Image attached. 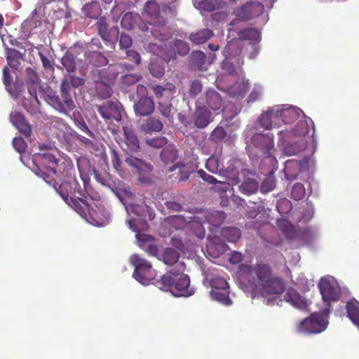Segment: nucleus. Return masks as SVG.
<instances>
[{
	"mask_svg": "<svg viewBox=\"0 0 359 359\" xmlns=\"http://www.w3.org/2000/svg\"><path fill=\"white\" fill-rule=\"evenodd\" d=\"M238 276L242 288L252 298L280 294L285 290L283 278L274 275L271 266L263 262L255 265L241 264Z\"/></svg>",
	"mask_w": 359,
	"mask_h": 359,
	"instance_id": "obj_1",
	"label": "nucleus"
},
{
	"mask_svg": "<svg viewBox=\"0 0 359 359\" xmlns=\"http://www.w3.org/2000/svg\"><path fill=\"white\" fill-rule=\"evenodd\" d=\"M62 198L81 217H86L91 224L103 226L109 220V213L102 205L95 202L88 203L86 200L79 197H68V194L62 195Z\"/></svg>",
	"mask_w": 359,
	"mask_h": 359,
	"instance_id": "obj_2",
	"label": "nucleus"
},
{
	"mask_svg": "<svg viewBox=\"0 0 359 359\" xmlns=\"http://www.w3.org/2000/svg\"><path fill=\"white\" fill-rule=\"evenodd\" d=\"M131 264L135 267L133 277L142 285H149L156 281V271L149 262L135 255L131 257Z\"/></svg>",
	"mask_w": 359,
	"mask_h": 359,
	"instance_id": "obj_3",
	"label": "nucleus"
},
{
	"mask_svg": "<svg viewBox=\"0 0 359 359\" xmlns=\"http://www.w3.org/2000/svg\"><path fill=\"white\" fill-rule=\"evenodd\" d=\"M41 168H39L36 175L43 178L44 181L56 189V168L57 159L55 156L47 151L41 154Z\"/></svg>",
	"mask_w": 359,
	"mask_h": 359,
	"instance_id": "obj_4",
	"label": "nucleus"
},
{
	"mask_svg": "<svg viewBox=\"0 0 359 359\" xmlns=\"http://www.w3.org/2000/svg\"><path fill=\"white\" fill-rule=\"evenodd\" d=\"M71 90H69L68 84L61 83L60 97L57 95H49L48 99L50 104L58 111L66 115L68 111L74 109L75 107L74 102L71 95Z\"/></svg>",
	"mask_w": 359,
	"mask_h": 359,
	"instance_id": "obj_5",
	"label": "nucleus"
},
{
	"mask_svg": "<svg viewBox=\"0 0 359 359\" xmlns=\"http://www.w3.org/2000/svg\"><path fill=\"white\" fill-rule=\"evenodd\" d=\"M124 161L130 168L131 171L138 175L139 182L144 184H148L151 182L153 166L151 163L128 154Z\"/></svg>",
	"mask_w": 359,
	"mask_h": 359,
	"instance_id": "obj_6",
	"label": "nucleus"
},
{
	"mask_svg": "<svg viewBox=\"0 0 359 359\" xmlns=\"http://www.w3.org/2000/svg\"><path fill=\"white\" fill-rule=\"evenodd\" d=\"M327 327V323L320 313H313L303 320L297 327V331L304 334H318Z\"/></svg>",
	"mask_w": 359,
	"mask_h": 359,
	"instance_id": "obj_7",
	"label": "nucleus"
},
{
	"mask_svg": "<svg viewBox=\"0 0 359 359\" xmlns=\"http://www.w3.org/2000/svg\"><path fill=\"white\" fill-rule=\"evenodd\" d=\"M252 144L259 149L265 158L272 165L277 163L275 156L273 155L274 151V142L273 137L266 134L257 133L251 139Z\"/></svg>",
	"mask_w": 359,
	"mask_h": 359,
	"instance_id": "obj_8",
	"label": "nucleus"
},
{
	"mask_svg": "<svg viewBox=\"0 0 359 359\" xmlns=\"http://www.w3.org/2000/svg\"><path fill=\"white\" fill-rule=\"evenodd\" d=\"M318 287L323 301L325 304V307L323 312L325 315H328L331 310V303L337 302L339 299V292L326 278L320 279Z\"/></svg>",
	"mask_w": 359,
	"mask_h": 359,
	"instance_id": "obj_9",
	"label": "nucleus"
},
{
	"mask_svg": "<svg viewBox=\"0 0 359 359\" xmlns=\"http://www.w3.org/2000/svg\"><path fill=\"white\" fill-rule=\"evenodd\" d=\"M203 99H198L195 103V111L191 121L199 129L205 128L214 120L212 112L205 107Z\"/></svg>",
	"mask_w": 359,
	"mask_h": 359,
	"instance_id": "obj_10",
	"label": "nucleus"
},
{
	"mask_svg": "<svg viewBox=\"0 0 359 359\" xmlns=\"http://www.w3.org/2000/svg\"><path fill=\"white\" fill-rule=\"evenodd\" d=\"M179 267L180 276L173 285V288L170 290L173 294L177 297H189L194 294L195 290L190 286V278L188 275L184 272L185 271L184 263H177Z\"/></svg>",
	"mask_w": 359,
	"mask_h": 359,
	"instance_id": "obj_11",
	"label": "nucleus"
},
{
	"mask_svg": "<svg viewBox=\"0 0 359 359\" xmlns=\"http://www.w3.org/2000/svg\"><path fill=\"white\" fill-rule=\"evenodd\" d=\"M97 109L107 123H112L114 121L118 122L121 120L122 107L117 101H108L97 106Z\"/></svg>",
	"mask_w": 359,
	"mask_h": 359,
	"instance_id": "obj_12",
	"label": "nucleus"
},
{
	"mask_svg": "<svg viewBox=\"0 0 359 359\" xmlns=\"http://www.w3.org/2000/svg\"><path fill=\"white\" fill-rule=\"evenodd\" d=\"M199 99H203L205 107L211 112L213 111L216 114H218L221 111H224V101L221 96L220 93L215 89L207 90L203 96Z\"/></svg>",
	"mask_w": 359,
	"mask_h": 359,
	"instance_id": "obj_13",
	"label": "nucleus"
},
{
	"mask_svg": "<svg viewBox=\"0 0 359 359\" xmlns=\"http://www.w3.org/2000/svg\"><path fill=\"white\" fill-rule=\"evenodd\" d=\"M180 275L179 267L177 264L176 266L170 269L163 275L160 279H156L153 284L162 290L170 291L173 288V285L176 284Z\"/></svg>",
	"mask_w": 359,
	"mask_h": 359,
	"instance_id": "obj_14",
	"label": "nucleus"
},
{
	"mask_svg": "<svg viewBox=\"0 0 359 359\" xmlns=\"http://www.w3.org/2000/svg\"><path fill=\"white\" fill-rule=\"evenodd\" d=\"M26 83L28 92L34 104L38 105L39 102L37 97V90L41 88L40 79L36 72L32 68L27 67L25 69Z\"/></svg>",
	"mask_w": 359,
	"mask_h": 359,
	"instance_id": "obj_15",
	"label": "nucleus"
},
{
	"mask_svg": "<svg viewBox=\"0 0 359 359\" xmlns=\"http://www.w3.org/2000/svg\"><path fill=\"white\" fill-rule=\"evenodd\" d=\"M241 166V161L237 158H231L229 160V165L226 168L224 165V173L222 176L226 180H229V184L236 185L239 183V169Z\"/></svg>",
	"mask_w": 359,
	"mask_h": 359,
	"instance_id": "obj_16",
	"label": "nucleus"
},
{
	"mask_svg": "<svg viewBox=\"0 0 359 359\" xmlns=\"http://www.w3.org/2000/svg\"><path fill=\"white\" fill-rule=\"evenodd\" d=\"M144 13L152 20L158 27H164L167 23L166 20L161 16L160 6L156 0L147 1L144 4Z\"/></svg>",
	"mask_w": 359,
	"mask_h": 359,
	"instance_id": "obj_17",
	"label": "nucleus"
},
{
	"mask_svg": "<svg viewBox=\"0 0 359 359\" xmlns=\"http://www.w3.org/2000/svg\"><path fill=\"white\" fill-rule=\"evenodd\" d=\"M260 5L255 2H247L239 8L234 10L233 14L242 21L249 20L259 12Z\"/></svg>",
	"mask_w": 359,
	"mask_h": 359,
	"instance_id": "obj_18",
	"label": "nucleus"
},
{
	"mask_svg": "<svg viewBox=\"0 0 359 359\" xmlns=\"http://www.w3.org/2000/svg\"><path fill=\"white\" fill-rule=\"evenodd\" d=\"M310 126H311V129H314L313 121L308 117L304 121H299L292 131L288 132L283 130L279 132V135L286 137H289L290 133L294 136H305L310 133Z\"/></svg>",
	"mask_w": 359,
	"mask_h": 359,
	"instance_id": "obj_19",
	"label": "nucleus"
},
{
	"mask_svg": "<svg viewBox=\"0 0 359 359\" xmlns=\"http://www.w3.org/2000/svg\"><path fill=\"white\" fill-rule=\"evenodd\" d=\"M276 112V107H273L260 115L259 123L262 128L266 130H271L273 128L280 127V118L277 116Z\"/></svg>",
	"mask_w": 359,
	"mask_h": 359,
	"instance_id": "obj_20",
	"label": "nucleus"
},
{
	"mask_svg": "<svg viewBox=\"0 0 359 359\" xmlns=\"http://www.w3.org/2000/svg\"><path fill=\"white\" fill-rule=\"evenodd\" d=\"M96 26L99 35L104 41H110L112 36L117 37L118 34V28L117 26L113 27L109 29V25L105 17L98 18Z\"/></svg>",
	"mask_w": 359,
	"mask_h": 359,
	"instance_id": "obj_21",
	"label": "nucleus"
},
{
	"mask_svg": "<svg viewBox=\"0 0 359 359\" xmlns=\"http://www.w3.org/2000/svg\"><path fill=\"white\" fill-rule=\"evenodd\" d=\"M155 109V104L152 98L142 97L134 104V111L136 115L146 116L151 115Z\"/></svg>",
	"mask_w": 359,
	"mask_h": 359,
	"instance_id": "obj_22",
	"label": "nucleus"
},
{
	"mask_svg": "<svg viewBox=\"0 0 359 359\" xmlns=\"http://www.w3.org/2000/svg\"><path fill=\"white\" fill-rule=\"evenodd\" d=\"M10 121L13 125L19 130L20 133L26 137H29L31 136V126L26 121L22 114L18 111L12 112L10 115Z\"/></svg>",
	"mask_w": 359,
	"mask_h": 359,
	"instance_id": "obj_23",
	"label": "nucleus"
},
{
	"mask_svg": "<svg viewBox=\"0 0 359 359\" xmlns=\"http://www.w3.org/2000/svg\"><path fill=\"white\" fill-rule=\"evenodd\" d=\"M55 189L60 193L61 196L68 194V197H70V194L81 193L82 191L81 185L74 178L65 181L59 185L56 182V189Z\"/></svg>",
	"mask_w": 359,
	"mask_h": 359,
	"instance_id": "obj_24",
	"label": "nucleus"
},
{
	"mask_svg": "<svg viewBox=\"0 0 359 359\" xmlns=\"http://www.w3.org/2000/svg\"><path fill=\"white\" fill-rule=\"evenodd\" d=\"M276 114L280 118V126L282 123L288 124L293 121H295L297 118V114L293 108L285 107L283 105L275 106Z\"/></svg>",
	"mask_w": 359,
	"mask_h": 359,
	"instance_id": "obj_25",
	"label": "nucleus"
},
{
	"mask_svg": "<svg viewBox=\"0 0 359 359\" xmlns=\"http://www.w3.org/2000/svg\"><path fill=\"white\" fill-rule=\"evenodd\" d=\"M228 248V245L221 241L217 237L209 241L207 244V252L212 257H219L221 255L224 253Z\"/></svg>",
	"mask_w": 359,
	"mask_h": 359,
	"instance_id": "obj_26",
	"label": "nucleus"
},
{
	"mask_svg": "<svg viewBox=\"0 0 359 359\" xmlns=\"http://www.w3.org/2000/svg\"><path fill=\"white\" fill-rule=\"evenodd\" d=\"M284 299L287 302L300 309H304L307 307V302L293 288H289L284 294Z\"/></svg>",
	"mask_w": 359,
	"mask_h": 359,
	"instance_id": "obj_27",
	"label": "nucleus"
},
{
	"mask_svg": "<svg viewBox=\"0 0 359 359\" xmlns=\"http://www.w3.org/2000/svg\"><path fill=\"white\" fill-rule=\"evenodd\" d=\"M178 157V149L172 144L165 146L160 153V158L165 165L173 163Z\"/></svg>",
	"mask_w": 359,
	"mask_h": 359,
	"instance_id": "obj_28",
	"label": "nucleus"
},
{
	"mask_svg": "<svg viewBox=\"0 0 359 359\" xmlns=\"http://www.w3.org/2000/svg\"><path fill=\"white\" fill-rule=\"evenodd\" d=\"M222 156L212 155L208 158L205 163V168L213 174H217L222 176L224 173V164L222 162Z\"/></svg>",
	"mask_w": 359,
	"mask_h": 359,
	"instance_id": "obj_29",
	"label": "nucleus"
},
{
	"mask_svg": "<svg viewBox=\"0 0 359 359\" xmlns=\"http://www.w3.org/2000/svg\"><path fill=\"white\" fill-rule=\"evenodd\" d=\"M162 121L156 117H149L141 126V130L146 133H158L163 130Z\"/></svg>",
	"mask_w": 359,
	"mask_h": 359,
	"instance_id": "obj_30",
	"label": "nucleus"
},
{
	"mask_svg": "<svg viewBox=\"0 0 359 359\" xmlns=\"http://www.w3.org/2000/svg\"><path fill=\"white\" fill-rule=\"evenodd\" d=\"M180 257V255L177 250L172 248H167L161 255V259L165 264L175 267L177 263H183L182 262H179Z\"/></svg>",
	"mask_w": 359,
	"mask_h": 359,
	"instance_id": "obj_31",
	"label": "nucleus"
},
{
	"mask_svg": "<svg viewBox=\"0 0 359 359\" xmlns=\"http://www.w3.org/2000/svg\"><path fill=\"white\" fill-rule=\"evenodd\" d=\"M123 132L127 149L130 151H137L139 149L140 142L134 131L130 128L124 127Z\"/></svg>",
	"mask_w": 359,
	"mask_h": 359,
	"instance_id": "obj_32",
	"label": "nucleus"
},
{
	"mask_svg": "<svg viewBox=\"0 0 359 359\" xmlns=\"http://www.w3.org/2000/svg\"><path fill=\"white\" fill-rule=\"evenodd\" d=\"M6 56L8 65L14 69H18L20 65V60L22 59L23 55L16 49L6 48Z\"/></svg>",
	"mask_w": 359,
	"mask_h": 359,
	"instance_id": "obj_33",
	"label": "nucleus"
},
{
	"mask_svg": "<svg viewBox=\"0 0 359 359\" xmlns=\"http://www.w3.org/2000/svg\"><path fill=\"white\" fill-rule=\"evenodd\" d=\"M348 317L352 323L359 329V302L349 301L346 304Z\"/></svg>",
	"mask_w": 359,
	"mask_h": 359,
	"instance_id": "obj_34",
	"label": "nucleus"
},
{
	"mask_svg": "<svg viewBox=\"0 0 359 359\" xmlns=\"http://www.w3.org/2000/svg\"><path fill=\"white\" fill-rule=\"evenodd\" d=\"M220 233L222 238L230 243H236L241 237V231L236 227H224L222 229Z\"/></svg>",
	"mask_w": 359,
	"mask_h": 359,
	"instance_id": "obj_35",
	"label": "nucleus"
},
{
	"mask_svg": "<svg viewBox=\"0 0 359 359\" xmlns=\"http://www.w3.org/2000/svg\"><path fill=\"white\" fill-rule=\"evenodd\" d=\"M238 39L241 41L249 40L251 41H259L260 40V33L252 27L245 28L238 32Z\"/></svg>",
	"mask_w": 359,
	"mask_h": 359,
	"instance_id": "obj_36",
	"label": "nucleus"
},
{
	"mask_svg": "<svg viewBox=\"0 0 359 359\" xmlns=\"http://www.w3.org/2000/svg\"><path fill=\"white\" fill-rule=\"evenodd\" d=\"M210 294L212 299L225 306H230L232 304L229 297V287L218 290H211Z\"/></svg>",
	"mask_w": 359,
	"mask_h": 359,
	"instance_id": "obj_37",
	"label": "nucleus"
},
{
	"mask_svg": "<svg viewBox=\"0 0 359 359\" xmlns=\"http://www.w3.org/2000/svg\"><path fill=\"white\" fill-rule=\"evenodd\" d=\"M213 35L212 30L203 29L190 35V40L196 44H202L207 41Z\"/></svg>",
	"mask_w": 359,
	"mask_h": 359,
	"instance_id": "obj_38",
	"label": "nucleus"
},
{
	"mask_svg": "<svg viewBox=\"0 0 359 359\" xmlns=\"http://www.w3.org/2000/svg\"><path fill=\"white\" fill-rule=\"evenodd\" d=\"M86 59L90 64L95 67L104 66L108 63V59L98 51L88 53Z\"/></svg>",
	"mask_w": 359,
	"mask_h": 359,
	"instance_id": "obj_39",
	"label": "nucleus"
},
{
	"mask_svg": "<svg viewBox=\"0 0 359 359\" xmlns=\"http://www.w3.org/2000/svg\"><path fill=\"white\" fill-rule=\"evenodd\" d=\"M138 19H140L139 15L132 12H127L122 17L121 27L126 30H131L134 29Z\"/></svg>",
	"mask_w": 359,
	"mask_h": 359,
	"instance_id": "obj_40",
	"label": "nucleus"
},
{
	"mask_svg": "<svg viewBox=\"0 0 359 359\" xmlns=\"http://www.w3.org/2000/svg\"><path fill=\"white\" fill-rule=\"evenodd\" d=\"M95 90L97 96L102 100L111 96L112 89L109 85L102 81H95Z\"/></svg>",
	"mask_w": 359,
	"mask_h": 359,
	"instance_id": "obj_41",
	"label": "nucleus"
},
{
	"mask_svg": "<svg viewBox=\"0 0 359 359\" xmlns=\"http://www.w3.org/2000/svg\"><path fill=\"white\" fill-rule=\"evenodd\" d=\"M239 189L243 194H252L258 189V182L254 179L248 178L241 184Z\"/></svg>",
	"mask_w": 359,
	"mask_h": 359,
	"instance_id": "obj_42",
	"label": "nucleus"
},
{
	"mask_svg": "<svg viewBox=\"0 0 359 359\" xmlns=\"http://www.w3.org/2000/svg\"><path fill=\"white\" fill-rule=\"evenodd\" d=\"M63 67L69 72H74L76 70V63L75 57L72 51L67 50L61 59Z\"/></svg>",
	"mask_w": 359,
	"mask_h": 359,
	"instance_id": "obj_43",
	"label": "nucleus"
},
{
	"mask_svg": "<svg viewBox=\"0 0 359 359\" xmlns=\"http://www.w3.org/2000/svg\"><path fill=\"white\" fill-rule=\"evenodd\" d=\"M71 119L73 120L76 126L82 132L86 133L88 136L93 137L94 135L91 130H89L85 121L80 115L79 112H73L71 116Z\"/></svg>",
	"mask_w": 359,
	"mask_h": 359,
	"instance_id": "obj_44",
	"label": "nucleus"
},
{
	"mask_svg": "<svg viewBox=\"0 0 359 359\" xmlns=\"http://www.w3.org/2000/svg\"><path fill=\"white\" fill-rule=\"evenodd\" d=\"M83 10L86 12V15L90 18H97L101 13L100 4L97 1L86 4L83 7Z\"/></svg>",
	"mask_w": 359,
	"mask_h": 359,
	"instance_id": "obj_45",
	"label": "nucleus"
},
{
	"mask_svg": "<svg viewBox=\"0 0 359 359\" xmlns=\"http://www.w3.org/2000/svg\"><path fill=\"white\" fill-rule=\"evenodd\" d=\"M206 56L202 51H194L191 55V60L192 65L198 69L202 70L203 65L205 63Z\"/></svg>",
	"mask_w": 359,
	"mask_h": 359,
	"instance_id": "obj_46",
	"label": "nucleus"
},
{
	"mask_svg": "<svg viewBox=\"0 0 359 359\" xmlns=\"http://www.w3.org/2000/svg\"><path fill=\"white\" fill-rule=\"evenodd\" d=\"M196 8L205 12H212L219 8V4L215 0H201L197 3Z\"/></svg>",
	"mask_w": 359,
	"mask_h": 359,
	"instance_id": "obj_47",
	"label": "nucleus"
},
{
	"mask_svg": "<svg viewBox=\"0 0 359 359\" xmlns=\"http://www.w3.org/2000/svg\"><path fill=\"white\" fill-rule=\"evenodd\" d=\"M62 83H67L69 90H72V88H76L83 85L84 80L82 78L77 77L74 75H69L62 81Z\"/></svg>",
	"mask_w": 359,
	"mask_h": 359,
	"instance_id": "obj_48",
	"label": "nucleus"
},
{
	"mask_svg": "<svg viewBox=\"0 0 359 359\" xmlns=\"http://www.w3.org/2000/svg\"><path fill=\"white\" fill-rule=\"evenodd\" d=\"M306 194L304 186L302 183H296L291 190L292 198L295 201L302 200Z\"/></svg>",
	"mask_w": 359,
	"mask_h": 359,
	"instance_id": "obj_49",
	"label": "nucleus"
},
{
	"mask_svg": "<svg viewBox=\"0 0 359 359\" xmlns=\"http://www.w3.org/2000/svg\"><path fill=\"white\" fill-rule=\"evenodd\" d=\"M142 78L140 74H126L121 76V83L126 86H130L140 81Z\"/></svg>",
	"mask_w": 359,
	"mask_h": 359,
	"instance_id": "obj_50",
	"label": "nucleus"
},
{
	"mask_svg": "<svg viewBox=\"0 0 359 359\" xmlns=\"http://www.w3.org/2000/svg\"><path fill=\"white\" fill-rule=\"evenodd\" d=\"M203 90L202 82L198 79L191 81L189 85V95L191 98H195L198 96Z\"/></svg>",
	"mask_w": 359,
	"mask_h": 359,
	"instance_id": "obj_51",
	"label": "nucleus"
},
{
	"mask_svg": "<svg viewBox=\"0 0 359 359\" xmlns=\"http://www.w3.org/2000/svg\"><path fill=\"white\" fill-rule=\"evenodd\" d=\"M227 135L225 129L222 126H217L210 133V140L215 142H222Z\"/></svg>",
	"mask_w": 359,
	"mask_h": 359,
	"instance_id": "obj_52",
	"label": "nucleus"
},
{
	"mask_svg": "<svg viewBox=\"0 0 359 359\" xmlns=\"http://www.w3.org/2000/svg\"><path fill=\"white\" fill-rule=\"evenodd\" d=\"M248 90V83L245 82L236 83L230 89V94L233 96L243 97Z\"/></svg>",
	"mask_w": 359,
	"mask_h": 359,
	"instance_id": "obj_53",
	"label": "nucleus"
},
{
	"mask_svg": "<svg viewBox=\"0 0 359 359\" xmlns=\"http://www.w3.org/2000/svg\"><path fill=\"white\" fill-rule=\"evenodd\" d=\"M173 48L180 55H185L189 51V46L188 43L180 39H177L174 41Z\"/></svg>",
	"mask_w": 359,
	"mask_h": 359,
	"instance_id": "obj_54",
	"label": "nucleus"
},
{
	"mask_svg": "<svg viewBox=\"0 0 359 359\" xmlns=\"http://www.w3.org/2000/svg\"><path fill=\"white\" fill-rule=\"evenodd\" d=\"M147 144L154 148H161L167 144L168 140L166 137L159 136L154 138L147 139Z\"/></svg>",
	"mask_w": 359,
	"mask_h": 359,
	"instance_id": "obj_55",
	"label": "nucleus"
},
{
	"mask_svg": "<svg viewBox=\"0 0 359 359\" xmlns=\"http://www.w3.org/2000/svg\"><path fill=\"white\" fill-rule=\"evenodd\" d=\"M212 290H218L229 288L226 280L222 277H215L210 280Z\"/></svg>",
	"mask_w": 359,
	"mask_h": 359,
	"instance_id": "obj_56",
	"label": "nucleus"
},
{
	"mask_svg": "<svg viewBox=\"0 0 359 359\" xmlns=\"http://www.w3.org/2000/svg\"><path fill=\"white\" fill-rule=\"evenodd\" d=\"M41 24L39 17L38 15H33L28 18L24 23V27L27 28L29 32L40 26Z\"/></svg>",
	"mask_w": 359,
	"mask_h": 359,
	"instance_id": "obj_57",
	"label": "nucleus"
},
{
	"mask_svg": "<svg viewBox=\"0 0 359 359\" xmlns=\"http://www.w3.org/2000/svg\"><path fill=\"white\" fill-rule=\"evenodd\" d=\"M276 208L280 213H286L292 209V204L290 201L284 198L278 201Z\"/></svg>",
	"mask_w": 359,
	"mask_h": 359,
	"instance_id": "obj_58",
	"label": "nucleus"
},
{
	"mask_svg": "<svg viewBox=\"0 0 359 359\" xmlns=\"http://www.w3.org/2000/svg\"><path fill=\"white\" fill-rule=\"evenodd\" d=\"M151 74L155 77H161L164 74V67L158 65L156 62H151L149 66Z\"/></svg>",
	"mask_w": 359,
	"mask_h": 359,
	"instance_id": "obj_59",
	"label": "nucleus"
},
{
	"mask_svg": "<svg viewBox=\"0 0 359 359\" xmlns=\"http://www.w3.org/2000/svg\"><path fill=\"white\" fill-rule=\"evenodd\" d=\"M13 146L18 152L22 153L26 149L27 144L22 137H15L13 140Z\"/></svg>",
	"mask_w": 359,
	"mask_h": 359,
	"instance_id": "obj_60",
	"label": "nucleus"
},
{
	"mask_svg": "<svg viewBox=\"0 0 359 359\" xmlns=\"http://www.w3.org/2000/svg\"><path fill=\"white\" fill-rule=\"evenodd\" d=\"M133 44V40L131 37L126 34H121L119 39V46L122 49H128Z\"/></svg>",
	"mask_w": 359,
	"mask_h": 359,
	"instance_id": "obj_61",
	"label": "nucleus"
},
{
	"mask_svg": "<svg viewBox=\"0 0 359 359\" xmlns=\"http://www.w3.org/2000/svg\"><path fill=\"white\" fill-rule=\"evenodd\" d=\"M111 158L114 168L116 169V170L121 171L122 170V161L118 156V153L114 149L111 151Z\"/></svg>",
	"mask_w": 359,
	"mask_h": 359,
	"instance_id": "obj_62",
	"label": "nucleus"
},
{
	"mask_svg": "<svg viewBox=\"0 0 359 359\" xmlns=\"http://www.w3.org/2000/svg\"><path fill=\"white\" fill-rule=\"evenodd\" d=\"M198 176L203 179L205 182L209 184H217L218 180L213 176L208 174L203 170L200 169L197 171Z\"/></svg>",
	"mask_w": 359,
	"mask_h": 359,
	"instance_id": "obj_63",
	"label": "nucleus"
},
{
	"mask_svg": "<svg viewBox=\"0 0 359 359\" xmlns=\"http://www.w3.org/2000/svg\"><path fill=\"white\" fill-rule=\"evenodd\" d=\"M127 57L131 61L134 62L136 65H140L141 62V57L139 53L134 50H128L126 52Z\"/></svg>",
	"mask_w": 359,
	"mask_h": 359,
	"instance_id": "obj_64",
	"label": "nucleus"
}]
</instances>
